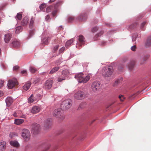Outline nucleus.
Wrapping results in <instances>:
<instances>
[{
    "label": "nucleus",
    "mask_w": 151,
    "mask_h": 151,
    "mask_svg": "<svg viewBox=\"0 0 151 151\" xmlns=\"http://www.w3.org/2000/svg\"><path fill=\"white\" fill-rule=\"evenodd\" d=\"M114 72L113 67L111 66L106 67L102 70V74L106 79L110 78L113 74Z\"/></svg>",
    "instance_id": "nucleus-1"
},
{
    "label": "nucleus",
    "mask_w": 151,
    "mask_h": 151,
    "mask_svg": "<svg viewBox=\"0 0 151 151\" xmlns=\"http://www.w3.org/2000/svg\"><path fill=\"white\" fill-rule=\"evenodd\" d=\"M83 74L80 73L76 74L75 76V78L79 82L83 83H85L87 82L90 79V77L89 76H86L85 78H83Z\"/></svg>",
    "instance_id": "nucleus-2"
},
{
    "label": "nucleus",
    "mask_w": 151,
    "mask_h": 151,
    "mask_svg": "<svg viewBox=\"0 0 151 151\" xmlns=\"http://www.w3.org/2000/svg\"><path fill=\"white\" fill-rule=\"evenodd\" d=\"M72 105V101L70 99H68L63 101L61 107L64 110H67L71 107Z\"/></svg>",
    "instance_id": "nucleus-3"
},
{
    "label": "nucleus",
    "mask_w": 151,
    "mask_h": 151,
    "mask_svg": "<svg viewBox=\"0 0 151 151\" xmlns=\"http://www.w3.org/2000/svg\"><path fill=\"white\" fill-rule=\"evenodd\" d=\"M22 136L25 141H28L30 139V136L29 131L26 129H23L22 132Z\"/></svg>",
    "instance_id": "nucleus-4"
},
{
    "label": "nucleus",
    "mask_w": 151,
    "mask_h": 151,
    "mask_svg": "<svg viewBox=\"0 0 151 151\" xmlns=\"http://www.w3.org/2000/svg\"><path fill=\"white\" fill-rule=\"evenodd\" d=\"M85 97V94L84 92L81 90L77 91L74 95L75 99L77 100L82 99H84Z\"/></svg>",
    "instance_id": "nucleus-5"
},
{
    "label": "nucleus",
    "mask_w": 151,
    "mask_h": 151,
    "mask_svg": "<svg viewBox=\"0 0 151 151\" xmlns=\"http://www.w3.org/2000/svg\"><path fill=\"white\" fill-rule=\"evenodd\" d=\"M17 81L15 78H13L9 81L7 86L9 88H12L18 84Z\"/></svg>",
    "instance_id": "nucleus-6"
},
{
    "label": "nucleus",
    "mask_w": 151,
    "mask_h": 151,
    "mask_svg": "<svg viewBox=\"0 0 151 151\" xmlns=\"http://www.w3.org/2000/svg\"><path fill=\"white\" fill-rule=\"evenodd\" d=\"M63 111L61 109L55 110L53 112V115L56 117H60L63 115Z\"/></svg>",
    "instance_id": "nucleus-7"
},
{
    "label": "nucleus",
    "mask_w": 151,
    "mask_h": 151,
    "mask_svg": "<svg viewBox=\"0 0 151 151\" xmlns=\"http://www.w3.org/2000/svg\"><path fill=\"white\" fill-rule=\"evenodd\" d=\"M91 87L93 91H95L99 89L100 83L98 81H94Z\"/></svg>",
    "instance_id": "nucleus-8"
},
{
    "label": "nucleus",
    "mask_w": 151,
    "mask_h": 151,
    "mask_svg": "<svg viewBox=\"0 0 151 151\" xmlns=\"http://www.w3.org/2000/svg\"><path fill=\"white\" fill-rule=\"evenodd\" d=\"M40 125L37 123H34L32 126V130L34 134H37L40 129Z\"/></svg>",
    "instance_id": "nucleus-9"
},
{
    "label": "nucleus",
    "mask_w": 151,
    "mask_h": 151,
    "mask_svg": "<svg viewBox=\"0 0 151 151\" xmlns=\"http://www.w3.org/2000/svg\"><path fill=\"white\" fill-rule=\"evenodd\" d=\"M53 83V80H48L46 81L44 88L46 89H49L51 88Z\"/></svg>",
    "instance_id": "nucleus-10"
},
{
    "label": "nucleus",
    "mask_w": 151,
    "mask_h": 151,
    "mask_svg": "<svg viewBox=\"0 0 151 151\" xmlns=\"http://www.w3.org/2000/svg\"><path fill=\"white\" fill-rule=\"evenodd\" d=\"M78 39V44L79 45L81 46L85 43V38L82 35H79Z\"/></svg>",
    "instance_id": "nucleus-11"
},
{
    "label": "nucleus",
    "mask_w": 151,
    "mask_h": 151,
    "mask_svg": "<svg viewBox=\"0 0 151 151\" xmlns=\"http://www.w3.org/2000/svg\"><path fill=\"white\" fill-rule=\"evenodd\" d=\"M12 35L11 34L7 33L4 35V40L6 43H8L12 38Z\"/></svg>",
    "instance_id": "nucleus-12"
},
{
    "label": "nucleus",
    "mask_w": 151,
    "mask_h": 151,
    "mask_svg": "<svg viewBox=\"0 0 151 151\" xmlns=\"http://www.w3.org/2000/svg\"><path fill=\"white\" fill-rule=\"evenodd\" d=\"M6 143L4 141L0 142V151H4L6 147Z\"/></svg>",
    "instance_id": "nucleus-13"
},
{
    "label": "nucleus",
    "mask_w": 151,
    "mask_h": 151,
    "mask_svg": "<svg viewBox=\"0 0 151 151\" xmlns=\"http://www.w3.org/2000/svg\"><path fill=\"white\" fill-rule=\"evenodd\" d=\"M12 46L14 47H18L20 46V43L17 40H14L12 42Z\"/></svg>",
    "instance_id": "nucleus-14"
},
{
    "label": "nucleus",
    "mask_w": 151,
    "mask_h": 151,
    "mask_svg": "<svg viewBox=\"0 0 151 151\" xmlns=\"http://www.w3.org/2000/svg\"><path fill=\"white\" fill-rule=\"evenodd\" d=\"M13 99L10 97H7L5 100L6 105L8 106H10L13 102Z\"/></svg>",
    "instance_id": "nucleus-15"
},
{
    "label": "nucleus",
    "mask_w": 151,
    "mask_h": 151,
    "mask_svg": "<svg viewBox=\"0 0 151 151\" xmlns=\"http://www.w3.org/2000/svg\"><path fill=\"white\" fill-rule=\"evenodd\" d=\"M40 109V107L36 106H33L31 110V112L33 114H36L39 112Z\"/></svg>",
    "instance_id": "nucleus-16"
},
{
    "label": "nucleus",
    "mask_w": 151,
    "mask_h": 151,
    "mask_svg": "<svg viewBox=\"0 0 151 151\" xmlns=\"http://www.w3.org/2000/svg\"><path fill=\"white\" fill-rule=\"evenodd\" d=\"M51 119H47L45 122L44 127L46 129L49 128L51 125Z\"/></svg>",
    "instance_id": "nucleus-17"
},
{
    "label": "nucleus",
    "mask_w": 151,
    "mask_h": 151,
    "mask_svg": "<svg viewBox=\"0 0 151 151\" xmlns=\"http://www.w3.org/2000/svg\"><path fill=\"white\" fill-rule=\"evenodd\" d=\"M135 65V62L134 61H132L130 62L128 65V67L129 70H131L134 67Z\"/></svg>",
    "instance_id": "nucleus-18"
},
{
    "label": "nucleus",
    "mask_w": 151,
    "mask_h": 151,
    "mask_svg": "<svg viewBox=\"0 0 151 151\" xmlns=\"http://www.w3.org/2000/svg\"><path fill=\"white\" fill-rule=\"evenodd\" d=\"M31 83L29 81L27 82L23 86V88L25 91H27L30 87Z\"/></svg>",
    "instance_id": "nucleus-19"
},
{
    "label": "nucleus",
    "mask_w": 151,
    "mask_h": 151,
    "mask_svg": "<svg viewBox=\"0 0 151 151\" xmlns=\"http://www.w3.org/2000/svg\"><path fill=\"white\" fill-rule=\"evenodd\" d=\"M24 122V120L22 119H15L14 120L15 123L17 125L22 124Z\"/></svg>",
    "instance_id": "nucleus-20"
},
{
    "label": "nucleus",
    "mask_w": 151,
    "mask_h": 151,
    "mask_svg": "<svg viewBox=\"0 0 151 151\" xmlns=\"http://www.w3.org/2000/svg\"><path fill=\"white\" fill-rule=\"evenodd\" d=\"M28 21V18L27 17H24L22 22V24L23 26L26 25L27 24Z\"/></svg>",
    "instance_id": "nucleus-21"
},
{
    "label": "nucleus",
    "mask_w": 151,
    "mask_h": 151,
    "mask_svg": "<svg viewBox=\"0 0 151 151\" xmlns=\"http://www.w3.org/2000/svg\"><path fill=\"white\" fill-rule=\"evenodd\" d=\"M10 143L11 145L16 147H18L19 146V144L17 141H11L10 142Z\"/></svg>",
    "instance_id": "nucleus-22"
},
{
    "label": "nucleus",
    "mask_w": 151,
    "mask_h": 151,
    "mask_svg": "<svg viewBox=\"0 0 151 151\" xmlns=\"http://www.w3.org/2000/svg\"><path fill=\"white\" fill-rule=\"evenodd\" d=\"M86 18L87 15L86 14H81L78 17V19L80 21L85 20Z\"/></svg>",
    "instance_id": "nucleus-23"
},
{
    "label": "nucleus",
    "mask_w": 151,
    "mask_h": 151,
    "mask_svg": "<svg viewBox=\"0 0 151 151\" xmlns=\"http://www.w3.org/2000/svg\"><path fill=\"white\" fill-rule=\"evenodd\" d=\"M145 46L148 47L151 45V37H149L145 43Z\"/></svg>",
    "instance_id": "nucleus-24"
},
{
    "label": "nucleus",
    "mask_w": 151,
    "mask_h": 151,
    "mask_svg": "<svg viewBox=\"0 0 151 151\" xmlns=\"http://www.w3.org/2000/svg\"><path fill=\"white\" fill-rule=\"evenodd\" d=\"M35 99L34 98L33 95L32 94L28 99V102L29 103H32L35 101Z\"/></svg>",
    "instance_id": "nucleus-25"
},
{
    "label": "nucleus",
    "mask_w": 151,
    "mask_h": 151,
    "mask_svg": "<svg viewBox=\"0 0 151 151\" xmlns=\"http://www.w3.org/2000/svg\"><path fill=\"white\" fill-rule=\"evenodd\" d=\"M60 68L59 67H56L52 68L50 72V74H52L56 72Z\"/></svg>",
    "instance_id": "nucleus-26"
},
{
    "label": "nucleus",
    "mask_w": 151,
    "mask_h": 151,
    "mask_svg": "<svg viewBox=\"0 0 151 151\" xmlns=\"http://www.w3.org/2000/svg\"><path fill=\"white\" fill-rule=\"evenodd\" d=\"M22 28L21 26L17 27L16 28L15 32L16 33H18L22 31Z\"/></svg>",
    "instance_id": "nucleus-27"
},
{
    "label": "nucleus",
    "mask_w": 151,
    "mask_h": 151,
    "mask_svg": "<svg viewBox=\"0 0 151 151\" xmlns=\"http://www.w3.org/2000/svg\"><path fill=\"white\" fill-rule=\"evenodd\" d=\"M54 42L56 44H60L62 42V40L60 38H57L54 40Z\"/></svg>",
    "instance_id": "nucleus-28"
},
{
    "label": "nucleus",
    "mask_w": 151,
    "mask_h": 151,
    "mask_svg": "<svg viewBox=\"0 0 151 151\" xmlns=\"http://www.w3.org/2000/svg\"><path fill=\"white\" fill-rule=\"evenodd\" d=\"M73 40L71 39L68 41L66 43L65 46L66 47H68L73 42Z\"/></svg>",
    "instance_id": "nucleus-29"
},
{
    "label": "nucleus",
    "mask_w": 151,
    "mask_h": 151,
    "mask_svg": "<svg viewBox=\"0 0 151 151\" xmlns=\"http://www.w3.org/2000/svg\"><path fill=\"white\" fill-rule=\"evenodd\" d=\"M149 56L148 55H144L141 58V60L143 62L146 61L149 58Z\"/></svg>",
    "instance_id": "nucleus-30"
},
{
    "label": "nucleus",
    "mask_w": 151,
    "mask_h": 151,
    "mask_svg": "<svg viewBox=\"0 0 151 151\" xmlns=\"http://www.w3.org/2000/svg\"><path fill=\"white\" fill-rule=\"evenodd\" d=\"M29 70L32 73H34L37 71V70L34 67H30Z\"/></svg>",
    "instance_id": "nucleus-31"
},
{
    "label": "nucleus",
    "mask_w": 151,
    "mask_h": 151,
    "mask_svg": "<svg viewBox=\"0 0 151 151\" xmlns=\"http://www.w3.org/2000/svg\"><path fill=\"white\" fill-rule=\"evenodd\" d=\"M124 67V64H120L118 67V69L119 70H122Z\"/></svg>",
    "instance_id": "nucleus-32"
},
{
    "label": "nucleus",
    "mask_w": 151,
    "mask_h": 151,
    "mask_svg": "<svg viewBox=\"0 0 151 151\" xmlns=\"http://www.w3.org/2000/svg\"><path fill=\"white\" fill-rule=\"evenodd\" d=\"M16 17L19 20H21L22 18V14L20 13H18L17 14Z\"/></svg>",
    "instance_id": "nucleus-33"
},
{
    "label": "nucleus",
    "mask_w": 151,
    "mask_h": 151,
    "mask_svg": "<svg viewBox=\"0 0 151 151\" xmlns=\"http://www.w3.org/2000/svg\"><path fill=\"white\" fill-rule=\"evenodd\" d=\"M120 82V80H116L115 82L113 84V86H116L117 85H118L119 84Z\"/></svg>",
    "instance_id": "nucleus-34"
},
{
    "label": "nucleus",
    "mask_w": 151,
    "mask_h": 151,
    "mask_svg": "<svg viewBox=\"0 0 151 151\" xmlns=\"http://www.w3.org/2000/svg\"><path fill=\"white\" fill-rule=\"evenodd\" d=\"M69 73L68 70H64L62 71V74L63 75L67 74Z\"/></svg>",
    "instance_id": "nucleus-35"
},
{
    "label": "nucleus",
    "mask_w": 151,
    "mask_h": 151,
    "mask_svg": "<svg viewBox=\"0 0 151 151\" xmlns=\"http://www.w3.org/2000/svg\"><path fill=\"white\" fill-rule=\"evenodd\" d=\"M65 50V48L64 47H63L60 48L59 50V54L63 52Z\"/></svg>",
    "instance_id": "nucleus-36"
},
{
    "label": "nucleus",
    "mask_w": 151,
    "mask_h": 151,
    "mask_svg": "<svg viewBox=\"0 0 151 151\" xmlns=\"http://www.w3.org/2000/svg\"><path fill=\"white\" fill-rule=\"evenodd\" d=\"M59 47V45H56L53 48V52H55L58 50Z\"/></svg>",
    "instance_id": "nucleus-37"
},
{
    "label": "nucleus",
    "mask_w": 151,
    "mask_h": 151,
    "mask_svg": "<svg viewBox=\"0 0 151 151\" xmlns=\"http://www.w3.org/2000/svg\"><path fill=\"white\" fill-rule=\"evenodd\" d=\"M34 22V21L32 19L30 21V23L29 24V27L30 28H32L33 26V23Z\"/></svg>",
    "instance_id": "nucleus-38"
},
{
    "label": "nucleus",
    "mask_w": 151,
    "mask_h": 151,
    "mask_svg": "<svg viewBox=\"0 0 151 151\" xmlns=\"http://www.w3.org/2000/svg\"><path fill=\"white\" fill-rule=\"evenodd\" d=\"M45 7V5L44 4H42L40 6V8L41 10H43V9Z\"/></svg>",
    "instance_id": "nucleus-39"
},
{
    "label": "nucleus",
    "mask_w": 151,
    "mask_h": 151,
    "mask_svg": "<svg viewBox=\"0 0 151 151\" xmlns=\"http://www.w3.org/2000/svg\"><path fill=\"white\" fill-rule=\"evenodd\" d=\"M52 8V6H51L47 7L46 9V12H50L51 11V9Z\"/></svg>",
    "instance_id": "nucleus-40"
},
{
    "label": "nucleus",
    "mask_w": 151,
    "mask_h": 151,
    "mask_svg": "<svg viewBox=\"0 0 151 151\" xmlns=\"http://www.w3.org/2000/svg\"><path fill=\"white\" fill-rule=\"evenodd\" d=\"M119 98L120 99V101H123L125 99L124 97L122 95H119Z\"/></svg>",
    "instance_id": "nucleus-41"
},
{
    "label": "nucleus",
    "mask_w": 151,
    "mask_h": 151,
    "mask_svg": "<svg viewBox=\"0 0 151 151\" xmlns=\"http://www.w3.org/2000/svg\"><path fill=\"white\" fill-rule=\"evenodd\" d=\"M74 19V18L73 17H70L68 18V22H71Z\"/></svg>",
    "instance_id": "nucleus-42"
},
{
    "label": "nucleus",
    "mask_w": 151,
    "mask_h": 151,
    "mask_svg": "<svg viewBox=\"0 0 151 151\" xmlns=\"http://www.w3.org/2000/svg\"><path fill=\"white\" fill-rule=\"evenodd\" d=\"M98 30V28L97 27H95L92 28V32L94 33L96 32Z\"/></svg>",
    "instance_id": "nucleus-43"
},
{
    "label": "nucleus",
    "mask_w": 151,
    "mask_h": 151,
    "mask_svg": "<svg viewBox=\"0 0 151 151\" xmlns=\"http://www.w3.org/2000/svg\"><path fill=\"white\" fill-rule=\"evenodd\" d=\"M104 33V32L103 31H101L99 33H98L96 35V37H98L101 36Z\"/></svg>",
    "instance_id": "nucleus-44"
},
{
    "label": "nucleus",
    "mask_w": 151,
    "mask_h": 151,
    "mask_svg": "<svg viewBox=\"0 0 151 151\" xmlns=\"http://www.w3.org/2000/svg\"><path fill=\"white\" fill-rule=\"evenodd\" d=\"M27 71L25 70H23L21 71V72L22 74L24 76L26 75L27 74Z\"/></svg>",
    "instance_id": "nucleus-45"
},
{
    "label": "nucleus",
    "mask_w": 151,
    "mask_h": 151,
    "mask_svg": "<svg viewBox=\"0 0 151 151\" xmlns=\"http://www.w3.org/2000/svg\"><path fill=\"white\" fill-rule=\"evenodd\" d=\"M137 34H135V35L132 37V41L133 42L135 41L136 40V39L137 37Z\"/></svg>",
    "instance_id": "nucleus-46"
},
{
    "label": "nucleus",
    "mask_w": 151,
    "mask_h": 151,
    "mask_svg": "<svg viewBox=\"0 0 151 151\" xmlns=\"http://www.w3.org/2000/svg\"><path fill=\"white\" fill-rule=\"evenodd\" d=\"M146 22H144L142 23L141 25V28L142 29H143V27H144V26L146 24Z\"/></svg>",
    "instance_id": "nucleus-47"
},
{
    "label": "nucleus",
    "mask_w": 151,
    "mask_h": 151,
    "mask_svg": "<svg viewBox=\"0 0 151 151\" xmlns=\"http://www.w3.org/2000/svg\"><path fill=\"white\" fill-rule=\"evenodd\" d=\"M65 79L64 78L59 77L58 79V82H61L62 81L65 80Z\"/></svg>",
    "instance_id": "nucleus-48"
},
{
    "label": "nucleus",
    "mask_w": 151,
    "mask_h": 151,
    "mask_svg": "<svg viewBox=\"0 0 151 151\" xmlns=\"http://www.w3.org/2000/svg\"><path fill=\"white\" fill-rule=\"evenodd\" d=\"M136 45H134V46H133L132 47H131V49L133 51H135L136 50Z\"/></svg>",
    "instance_id": "nucleus-49"
},
{
    "label": "nucleus",
    "mask_w": 151,
    "mask_h": 151,
    "mask_svg": "<svg viewBox=\"0 0 151 151\" xmlns=\"http://www.w3.org/2000/svg\"><path fill=\"white\" fill-rule=\"evenodd\" d=\"M4 81L2 80H0V88L2 87L3 86Z\"/></svg>",
    "instance_id": "nucleus-50"
},
{
    "label": "nucleus",
    "mask_w": 151,
    "mask_h": 151,
    "mask_svg": "<svg viewBox=\"0 0 151 151\" xmlns=\"http://www.w3.org/2000/svg\"><path fill=\"white\" fill-rule=\"evenodd\" d=\"M19 67L17 66H15L13 68V70H17L18 69Z\"/></svg>",
    "instance_id": "nucleus-51"
},
{
    "label": "nucleus",
    "mask_w": 151,
    "mask_h": 151,
    "mask_svg": "<svg viewBox=\"0 0 151 151\" xmlns=\"http://www.w3.org/2000/svg\"><path fill=\"white\" fill-rule=\"evenodd\" d=\"M56 13H57L56 11L55 10V11H53L52 12V14L53 16H55L56 15Z\"/></svg>",
    "instance_id": "nucleus-52"
},
{
    "label": "nucleus",
    "mask_w": 151,
    "mask_h": 151,
    "mask_svg": "<svg viewBox=\"0 0 151 151\" xmlns=\"http://www.w3.org/2000/svg\"><path fill=\"white\" fill-rule=\"evenodd\" d=\"M34 34V31L33 30H30L29 32L30 35L32 36Z\"/></svg>",
    "instance_id": "nucleus-53"
},
{
    "label": "nucleus",
    "mask_w": 151,
    "mask_h": 151,
    "mask_svg": "<svg viewBox=\"0 0 151 151\" xmlns=\"http://www.w3.org/2000/svg\"><path fill=\"white\" fill-rule=\"evenodd\" d=\"M50 17L49 15H47L45 18L46 20L48 21L50 19Z\"/></svg>",
    "instance_id": "nucleus-54"
},
{
    "label": "nucleus",
    "mask_w": 151,
    "mask_h": 151,
    "mask_svg": "<svg viewBox=\"0 0 151 151\" xmlns=\"http://www.w3.org/2000/svg\"><path fill=\"white\" fill-rule=\"evenodd\" d=\"M3 92L0 91V97L2 96L3 95Z\"/></svg>",
    "instance_id": "nucleus-55"
},
{
    "label": "nucleus",
    "mask_w": 151,
    "mask_h": 151,
    "mask_svg": "<svg viewBox=\"0 0 151 151\" xmlns=\"http://www.w3.org/2000/svg\"><path fill=\"white\" fill-rule=\"evenodd\" d=\"M55 1V0H50L49 1V2L50 3H52V2H54V1Z\"/></svg>",
    "instance_id": "nucleus-56"
},
{
    "label": "nucleus",
    "mask_w": 151,
    "mask_h": 151,
    "mask_svg": "<svg viewBox=\"0 0 151 151\" xmlns=\"http://www.w3.org/2000/svg\"><path fill=\"white\" fill-rule=\"evenodd\" d=\"M50 147V146H49L47 147V148L46 149V150H43V151H46Z\"/></svg>",
    "instance_id": "nucleus-57"
},
{
    "label": "nucleus",
    "mask_w": 151,
    "mask_h": 151,
    "mask_svg": "<svg viewBox=\"0 0 151 151\" xmlns=\"http://www.w3.org/2000/svg\"><path fill=\"white\" fill-rule=\"evenodd\" d=\"M62 29V27L61 26H60L59 28V30H61V29Z\"/></svg>",
    "instance_id": "nucleus-58"
},
{
    "label": "nucleus",
    "mask_w": 151,
    "mask_h": 151,
    "mask_svg": "<svg viewBox=\"0 0 151 151\" xmlns=\"http://www.w3.org/2000/svg\"><path fill=\"white\" fill-rule=\"evenodd\" d=\"M81 105H80L79 106V107L78 108V110H80V108H81Z\"/></svg>",
    "instance_id": "nucleus-59"
},
{
    "label": "nucleus",
    "mask_w": 151,
    "mask_h": 151,
    "mask_svg": "<svg viewBox=\"0 0 151 151\" xmlns=\"http://www.w3.org/2000/svg\"><path fill=\"white\" fill-rule=\"evenodd\" d=\"M104 43H105V42H103L102 43V45H104Z\"/></svg>",
    "instance_id": "nucleus-60"
},
{
    "label": "nucleus",
    "mask_w": 151,
    "mask_h": 151,
    "mask_svg": "<svg viewBox=\"0 0 151 151\" xmlns=\"http://www.w3.org/2000/svg\"><path fill=\"white\" fill-rule=\"evenodd\" d=\"M58 64H60V63H61V62H57Z\"/></svg>",
    "instance_id": "nucleus-61"
},
{
    "label": "nucleus",
    "mask_w": 151,
    "mask_h": 151,
    "mask_svg": "<svg viewBox=\"0 0 151 151\" xmlns=\"http://www.w3.org/2000/svg\"><path fill=\"white\" fill-rule=\"evenodd\" d=\"M130 27L131 29L133 28V27H132V26H130Z\"/></svg>",
    "instance_id": "nucleus-62"
},
{
    "label": "nucleus",
    "mask_w": 151,
    "mask_h": 151,
    "mask_svg": "<svg viewBox=\"0 0 151 151\" xmlns=\"http://www.w3.org/2000/svg\"><path fill=\"white\" fill-rule=\"evenodd\" d=\"M107 25L109 26H110V24H106Z\"/></svg>",
    "instance_id": "nucleus-63"
},
{
    "label": "nucleus",
    "mask_w": 151,
    "mask_h": 151,
    "mask_svg": "<svg viewBox=\"0 0 151 151\" xmlns=\"http://www.w3.org/2000/svg\"><path fill=\"white\" fill-rule=\"evenodd\" d=\"M2 9L1 7H0V10H1Z\"/></svg>",
    "instance_id": "nucleus-64"
}]
</instances>
